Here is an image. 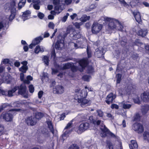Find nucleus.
Segmentation results:
<instances>
[{"label": "nucleus", "instance_id": "nucleus-1", "mask_svg": "<svg viewBox=\"0 0 149 149\" xmlns=\"http://www.w3.org/2000/svg\"><path fill=\"white\" fill-rule=\"evenodd\" d=\"M88 89V91H91V88L86 86L84 89L82 90H76V93L74 95V99L77 102L81 103V105L82 107H84L86 106L89 105L91 103L90 101L85 99L87 95V92L86 89Z\"/></svg>", "mask_w": 149, "mask_h": 149}, {"label": "nucleus", "instance_id": "nucleus-2", "mask_svg": "<svg viewBox=\"0 0 149 149\" xmlns=\"http://www.w3.org/2000/svg\"><path fill=\"white\" fill-rule=\"evenodd\" d=\"M102 19L105 22H109L107 25L108 31L113 29L123 31V26L118 20L105 16L103 17Z\"/></svg>", "mask_w": 149, "mask_h": 149}, {"label": "nucleus", "instance_id": "nucleus-3", "mask_svg": "<svg viewBox=\"0 0 149 149\" xmlns=\"http://www.w3.org/2000/svg\"><path fill=\"white\" fill-rule=\"evenodd\" d=\"M18 88L19 89L18 93L19 94L23 96L24 97L27 98L28 97V95L26 94V87L24 85H21L19 88L18 87L15 86L12 90L9 91L8 92L7 95L9 97L13 96V93Z\"/></svg>", "mask_w": 149, "mask_h": 149}, {"label": "nucleus", "instance_id": "nucleus-4", "mask_svg": "<svg viewBox=\"0 0 149 149\" xmlns=\"http://www.w3.org/2000/svg\"><path fill=\"white\" fill-rule=\"evenodd\" d=\"M19 109H12L6 112L3 113L1 115V117H2L6 121H11L13 120V116L15 114V112L19 111Z\"/></svg>", "mask_w": 149, "mask_h": 149}, {"label": "nucleus", "instance_id": "nucleus-5", "mask_svg": "<svg viewBox=\"0 0 149 149\" xmlns=\"http://www.w3.org/2000/svg\"><path fill=\"white\" fill-rule=\"evenodd\" d=\"M67 33H70V36L73 39L76 40L81 37L79 33H76L73 27L71 25L68 26L67 30Z\"/></svg>", "mask_w": 149, "mask_h": 149}, {"label": "nucleus", "instance_id": "nucleus-6", "mask_svg": "<svg viewBox=\"0 0 149 149\" xmlns=\"http://www.w3.org/2000/svg\"><path fill=\"white\" fill-rule=\"evenodd\" d=\"M89 127V125L88 123H84L81 124L79 127H75L74 130L78 134H80Z\"/></svg>", "mask_w": 149, "mask_h": 149}, {"label": "nucleus", "instance_id": "nucleus-7", "mask_svg": "<svg viewBox=\"0 0 149 149\" xmlns=\"http://www.w3.org/2000/svg\"><path fill=\"white\" fill-rule=\"evenodd\" d=\"M102 27V24L97 23H94L92 27V31L94 34H97L99 33L101 30Z\"/></svg>", "mask_w": 149, "mask_h": 149}, {"label": "nucleus", "instance_id": "nucleus-8", "mask_svg": "<svg viewBox=\"0 0 149 149\" xmlns=\"http://www.w3.org/2000/svg\"><path fill=\"white\" fill-rule=\"evenodd\" d=\"M2 79H0V85L2 83L8 84L12 81L13 79L10 76L6 75L5 74L2 77Z\"/></svg>", "mask_w": 149, "mask_h": 149}, {"label": "nucleus", "instance_id": "nucleus-9", "mask_svg": "<svg viewBox=\"0 0 149 149\" xmlns=\"http://www.w3.org/2000/svg\"><path fill=\"white\" fill-rule=\"evenodd\" d=\"M132 128L133 130L137 131L138 133H141L143 131V128L142 125L139 123H136L133 124Z\"/></svg>", "mask_w": 149, "mask_h": 149}, {"label": "nucleus", "instance_id": "nucleus-10", "mask_svg": "<svg viewBox=\"0 0 149 149\" xmlns=\"http://www.w3.org/2000/svg\"><path fill=\"white\" fill-rule=\"evenodd\" d=\"M72 121H71L69 122L67 125L66 126L64 130L65 132L62 135V140L63 141H64V140L66 139V138L68 136L67 135L68 133V132L65 130H68L70 129L72 127Z\"/></svg>", "mask_w": 149, "mask_h": 149}, {"label": "nucleus", "instance_id": "nucleus-11", "mask_svg": "<svg viewBox=\"0 0 149 149\" xmlns=\"http://www.w3.org/2000/svg\"><path fill=\"white\" fill-rule=\"evenodd\" d=\"M25 120L26 123L28 125L31 126L35 125L37 121L36 119L32 116L28 117Z\"/></svg>", "mask_w": 149, "mask_h": 149}, {"label": "nucleus", "instance_id": "nucleus-12", "mask_svg": "<svg viewBox=\"0 0 149 149\" xmlns=\"http://www.w3.org/2000/svg\"><path fill=\"white\" fill-rule=\"evenodd\" d=\"M64 91V88L61 85H57L53 89V92L55 93L62 94Z\"/></svg>", "mask_w": 149, "mask_h": 149}, {"label": "nucleus", "instance_id": "nucleus-13", "mask_svg": "<svg viewBox=\"0 0 149 149\" xmlns=\"http://www.w3.org/2000/svg\"><path fill=\"white\" fill-rule=\"evenodd\" d=\"M116 97V95L113 93H111L109 94L107 97L106 102L108 104H109L112 102V101Z\"/></svg>", "mask_w": 149, "mask_h": 149}, {"label": "nucleus", "instance_id": "nucleus-14", "mask_svg": "<svg viewBox=\"0 0 149 149\" xmlns=\"http://www.w3.org/2000/svg\"><path fill=\"white\" fill-rule=\"evenodd\" d=\"M101 130V132L100 135L102 137H105L108 134V129L105 126V125H102L100 127Z\"/></svg>", "mask_w": 149, "mask_h": 149}, {"label": "nucleus", "instance_id": "nucleus-15", "mask_svg": "<svg viewBox=\"0 0 149 149\" xmlns=\"http://www.w3.org/2000/svg\"><path fill=\"white\" fill-rule=\"evenodd\" d=\"M43 39V38L42 37H39L36 38V39L33 40L32 43L29 45V47L32 49L34 46L39 43Z\"/></svg>", "mask_w": 149, "mask_h": 149}, {"label": "nucleus", "instance_id": "nucleus-16", "mask_svg": "<svg viewBox=\"0 0 149 149\" xmlns=\"http://www.w3.org/2000/svg\"><path fill=\"white\" fill-rule=\"evenodd\" d=\"M141 97V99L145 102L149 101V91L145 92L142 93Z\"/></svg>", "mask_w": 149, "mask_h": 149}, {"label": "nucleus", "instance_id": "nucleus-17", "mask_svg": "<svg viewBox=\"0 0 149 149\" xmlns=\"http://www.w3.org/2000/svg\"><path fill=\"white\" fill-rule=\"evenodd\" d=\"M133 14L136 22L139 23L141 22V19L140 13L137 10H135L133 12Z\"/></svg>", "mask_w": 149, "mask_h": 149}, {"label": "nucleus", "instance_id": "nucleus-18", "mask_svg": "<svg viewBox=\"0 0 149 149\" xmlns=\"http://www.w3.org/2000/svg\"><path fill=\"white\" fill-rule=\"evenodd\" d=\"M30 12L28 10H26L23 13L21 18L23 21L30 18Z\"/></svg>", "mask_w": 149, "mask_h": 149}, {"label": "nucleus", "instance_id": "nucleus-19", "mask_svg": "<svg viewBox=\"0 0 149 149\" xmlns=\"http://www.w3.org/2000/svg\"><path fill=\"white\" fill-rule=\"evenodd\" d=\"M64 46V40L58 41L56 43L55 47L58 49H61Z\"/></svg>", "mask_w": 149, "mask_h": 149}, {"label": "nucleus", "instance_id": "nucleus-20", "mask_svg": "<svg viewBox=\"0 0 149 149\" xmlns=\"http://www.w3.org/2000/svg\"><path fill=\"white\" fill-rule=\"evenodd\" d=\"M130 149H138V146L136 141L134 140H132L131 143L129 145Z\"/></svg>", "mask_w": 149, "mask_h": 149}, {"label": "nucleus", "instance_id": "nucleus-21", "mask_svg": "<svg viewBox=\"0 0 149 149\" xmlns=\"http://www.w3.org/2000/svg\"><path fill=\"white\" fill-rule=\"evenodd\" d=\"M148 33V31L146 29H141L138 32V34L139 35L142 37H144L146 36Z\"/></svg>", "mask_w": 149, "mask_h": 149}, {"label": "nucleus", "instance_id": "nucleus-22", "mask_svg": "<svg viewBox=\"0 0 149 149\" xmlns=\"http://www.w3.org/2000/svg\"><path fill=\"white\" fill-rule=\"evenodd\" d=\"M79 64L80 66L84 68L86 67L88 64V61L87 59H83L79 61Z\"/></svg>", "mask_w": 149, "mask_h": 149}, {"label": "nucleus", "instance_id": "nucleus-23", "mask_svg": "<svg viewBox=\"0 0 149 149\" xmlns=\"http://www.w3.org/2000/svg\"><path fill=\"white\" fill-rule=\"evenodd\" d=\"M62 10L61 8H59L57 6H55L54 11H51V13L52 15H55L56 14H58L60 13Z\"/></svg>", "mask_w": 149, "mask_h": 149}, {"label": "nucleus", "instance_id": "nucleus-24", "mask_svg": "<svg viewBox=\"0 0 149 149\" xmlns=\"http://www.w3.org/2000/svg\"><path fill=\"white\" fill-rule=\"evenodd\" d=\"M44 51V48L42 46L40 47L38 45L36 47L34 52L36 54H38L39 52H42Z\"/></svg>", "mask_w": 149, "mask_h": 149}, {"label": "nucleus", "instance_id": "nucleus-25", "mask_svg": "<svg viewBox=\"0 0 149 149\" xmlns=\"http://www.w3.org/2000/svg\"><path fill=\"white\" fill-rule=\"evenodd\" d=\"M149 110V105H146L142 107L141 109V112L143 114H145L147 113Z\"/></svg>", "mask_w": 149, "mask_h": 149}, {"label": "nucleus", "instance_id": "nucleus-26", "mask_svg": "<svg viewBox=\"0 0 149 149\" xmlns=\"http://www.w3.org/2000/svg\"><path fill=\"white\" fill-rule=\"evenodd\" d=\"M123 108L124 109H128L130 108L132 105L130 104H128L127 102H123L121 103Z\"/></svg>", "mask_w": 149, "mask_h": 149}, {"label": "nucleus", "instance_id": "nucleus-27", "mask_svg": "<svg viewBox=\"0 0 149 149\" xmlns=\"http://www.w3.org/2000/svg\"><path fill=\"white\" fill-rule=\"evenodd\" d=\"M13 11H11V14L9 18V20L10 21L12 20L14 18L15 16L16 10L15 8H13Z\"/></svg>", "mask_w": 149, "mask_h": 149}, {"label": "nucleus", "instance_id": "nucleus-28", "mask_svg": "<svg viewBox=\"0 0 149 149\" xmlns=\"http://www.w3.org/2000/svg\"><path fill=\"white\" fill-rule=\"evenodd\" d=\"M47 123L49 128L50 129L51 132L53 134V128L51 122L50 120H48L47 121Z\"/></svg>", "mask_w": 149, "mask_h": 149}, {"label": "nucleus", "instance_id": "nucleus-29", "mask_svg": "<svg viewBox=\"0 0 149 149\" xmlns=\"http://www.w3.org/2000/svg\"><path fill=\"white\" fill-rule=\"evenodd\" d=\"M90 18V17L89 16L84 15L81 18L80 20L82 22H85L89 20Z\"/></svg>", "mask_w": 149, "mask_h": 149}, {"label": "nucleus", "instance_id": "nucleus-30", "mask_svg": "<svg viewBox=\"0 0 149 149\" xmlns=\"http://www.w3.org/2000/svg\"><path fill=\"white\" fill-rule=\"evenodd\" d=\"M26 2V0H22L18 3V8L20 9L24 6Z\"/></svg>", "mask_w": 149, "mask_h": 149}, {"label": "nucleus", "instance_id": "nucleus-31", "mask_svg": "<svg viewBox=\"0 0 149 149\" xmlns=\"http://www.w3.org/2000/svg\"><path fill=\"white\" fill-rule=\"evenodd\" d=\"M62 0H53V4L55 6H57L59 8H61L59 6V4L61 2H62Z\"/></svg>", "mask_w": 149, "mask_h": 149}, {"label": "nucleus", "instance_id": "nucleus-32", "mask_svg": "<svg viewBox=\"0 0 149 149\" xmlns=\"http://www.w3.org/2000/svg\"><path fill=\"white\" fill-rule=\"evenodd\" d=\"M33 79L32 77L30 75L26 77V79L24 80V83L29 84L30 83V81H31Z\"/></svg>", "mask_w": 149, "mask_h": 149}, {"label": "nucleus", "instance_id": "nucleus-33", "mask_svg": "<svg viewBox=\"0 0 149 149\" xmlns=\"http://www.w3.org/2000/svg\"><path fill=\"white\" fill-rule=\"evenodd\" d=\"M28 69V67L26 66L23 65L21 68H19V70L20 71L23 72H26Z\"/></svg>", "mask_w": 149, "mask_h": 149}, {"label": "nucleus", "instance_id": "nucleus-34", "mask_svg": "<svg viewBox=\"0 0 149 149\" xmlns=\"http://www.w3.org/2000/svg\"><path fill=\"white\" fill-rule=\"evenodd\" d=\"M143 136L144 139L149 142V133L148 132H145L144 133Z\"/></svg>", "mask_w": 149, "mask_h": 149}, {"label": "nucleus", "instance_id": "nucleus-35", "mask_svg": "<svg viewBox=\"0 0 149 149\" xmlns=\"http://www.w3.org/2000/svg\"><path fill=\"white\" fill-rule=\"evenodd\" d=\"M140 116L139 113H136L134 116L133 120L134 121L139 120L140 119Z\"/></svg>", "mask_w": 149, "mask_h": 149}, {"label": "nucleus", "instance_id": "nucleus-36", "mask_svg": "<svg viewBox=\"0 0 149 149\" xmlns=\"http://www.w3.org/2000/svg\"><path fill=\"white\" fill-rule=\"evenodd\" d=\"M43 116V114L40 112L37 113H36V118H35L36 119H40L42 118Z\"/></svg>", "mask_w": 149, "mask_h": 149}, {"label": "nucleus", "instance_id": "nucleus-37", "mask_svg": "<svg viewBox=\"0 0 149 149\" xmlns=\"http://www.w3.org/2000/svg\"><path fill=\"white\" fill-rule=\"evenodd\" d=\"M93 123L95 125H100V127L102 125H104L103 123V122H102L100 120H98L97 121L95 120V121L93 122Z\"/></svg>", "mask_w": 149, "mask_h": 149}, {"label": "nucleus", "instance_id": "nucleus-38", "mask_svg": "<svg viewBox=\"0 0 149 149\" xmlns=\"http://www.w3.org/2000/svg\"><path fill=\"white\" fill-rule=\"evenodd\" d=\"M121 4L124 6L128 7L129 6L128 4L125 1V0H118Z\"/></svg>", "mask_w": 149, "mask_h": 149}, {"label": "nucleus", "instance_id": "nucleus-39", "mask_svg": "<svg viewBox=\"0 0 149 149\" xmlns=\"http://www.w3.org/2000/svg\"><path fill=\"white\" fill-rule=\"evenodd\" d=\"M95 54L98 57L100 58L102 56L103 53L101 51L97 50L95 53Z\"/></svg>", "mask_w": 149, "mask_h": 149}, {"label": "nucleus", "instance_id": "nucleus-40", "mask_svg": "<svg viewBox=\"0 0 149 149\" xmlns=\"http://www.w3.org/2000/svg\"><path fill=\"white\" fill-rule=\"evenodd\" d=\"M91 78L90 76L87 75H84L82 77V79L84 80L87 81H89Z\"/></svg>", "mask_w": 149, "mask_h": 149}, {"label": "nucleus", "instance_id": "nucleus-41", "mask_svg": "<svg viewBox=\"0 0 149 149\" xmlns=\"http://www.w3.org/2000/svg\"><path fill=\"white\" fill-rule=\"evenodd\" d=\"M72 64L70 63H67L63 65V69H68L70 68L72 66Z\"/></svg>", "mask_w": 149, "mask_h": 149}, {"label": "nucleus", "instance_id": "nucleus-42", "mask_svg": "<svg viewBox=\"0 0 149 149\" xmlns=\"http://www.w3.org/2000/svg\"><path fill=\"white\" fill-rule=\"evenodd\" d=\"M69 149H79V147L76 144H74L71 145L69 148Z\"/></svg>", "mask_w": 149, "mask_h": 149}, {"label": "nucleus", "instance_id": "nucleus-43", "mask_svg": "<svg viewBox=\"0 0 149 149\" xmlns=\"http://www.w3.org/2000/svg\"><path fill=\"white\" fill-rule=\"evenodd\" d=\"M43 60L45 63V64L47 65H48V62H49V58H48L46 56H45L43 58Z\"/></svg>", "mask_w": 149, "mask_h": 149}, {"label": "nucleus", "instance_id": "nucleus-44", "mask_svg": "<svg viewBox=\"0 0 149 149\" xmlns=\"http://www.w3.org/2000/svg\"><path fill=\"white\" fill-rule=\"evenodd\" d=\"M71 45L74 46V47L75 49H77L79 48H82L80 46H79V43L77 44H76L74 42H72L70 44Z\"/></svg>", "mask_w": 149, "mask_h": 149}, {"label": "nucleus", "instance_id": "nucleus-45", "mask_svg": "<svg viewBox=\"0 0 149 149\" xmlns=\"http://www.w3.org/2000/svg\"><path fill=\"white\" fill-rule=\"evenodd\" d=\"M121 75L120 74H118L116 76V81L117 83H119L120 81Z\"/></svg>", "mask_w": 149, "mask_h": 149}, {"label": "nucleus", "instance_id": "nucleus-46", "mask_svg": "<svg viewBox=\"0 0 149 149\" xmlns=\"http://www.w3.org/2000/svg\"><path fill=\"white\" fill-rule=\"evenodd\" d=\"M8 92L5 90L2 89L0 88V93H1L2 95H7Z\"/></svg>", "mask_w": 149, "mask_h": 149}, {"label": "nucleus", "instance_id": "nucleus-47", "mask_svg": "<svg viewBox=\"0 0 149 149\" xmlns=\"http://www.w3.org/2000/svg\"><path fill=\"white\" fill-rule=\"evenodd\" d=\"M29 92L30 93H32L34 92V88L33 85H30L29 86Z\"/></svg>", "mask_w": 149, "mask_h": 149}, {"label": "nucleus", "instance_id": "nucleus-48", "mask_svg": "<svg viewBox=\"0 0 149 149\" xmlns=\"http://www.w3.org/2000/svg\"><path fill=\"white\" fill-rule=\"evenodd\" d=\"M4 132V127L2 125H0V135Z\"/></svg>", "mask_w": 149, "mask_h": 149}, {"label": "nucleus", "instance_id": "nucleus-49", "mask_svg": "<svg viewBox=\"0 0 149 149\" xmlns=\"http://www.w3.org/2000/svg\"><path fill=\"white\" fill-rule=\"evenodd\" d=\"M134 102L136 103L139 104L140 103V100L138 96H136L135 98H134Z\"/></svg>", "mask_w": 149, "mask_h": 149}, {"label": "nucleus", "instance_id": "nucleus-50", "mask_svg": "<svg viewBox=\"0 0 149 149\" xmlns=\"http://www.w3.org/2000/svg\"><path fill=\"white\" fill-rule=\"evenodd\" d=\"M107 146L109 149H113V145L111 142H108L107 143Z\"/></svg>", "mask_w": 149, "mask_h": 149}, {"label": "nucleus", "instance_id": "nucleus-51", "mask_svg": "<svg viewBox=\"0 0 149 149\" xmlns=\"http://www.w3.org/2000/svg\"><path fill=\"white\" fill-rule=\"evenodd\" d=\"M97 113L98 115L100 117H102L103 115V112L100 110H98L97 111Z\"/></svg>", "mask_w": 149, "mask_h": 149}, {"label": "nucleus", "instance_id": "nucleus-52", "mask_svg": "<svg viewBox=\"0 0 149 149\" xmlns=\"http://www.w3.org/2000/svg\"><path fill=\"white\" fill-rule=\"evenodd\" d=\"M43 94V92L42 91H39L38 93V97L39 99L41 98Z\"/></svg>", "mask_w": 149, "mask_h": 149}, {"label": "nucleus", "instance_id": "nucleus-53", "mask_svg": "<svg viewBox=\"0 0 149 149\" xmlns=\"http://www.w3.org/2000/svg\"><path fill=\"white\" fill-rule=\"evenodd\" d=\"M34 8L36 10H39L40 9L39 3H35L33 4Z\"/></svg>", "mask_w": 149, "mask_h": 149}, {"label": "nucleus", "instance_id": "nucleus-54", "mask_svg": "<svg viewBox=\"0 0 149 149\" xmlns=\"http://www.w3.org/2000/svg\"><path fill=\"white\" fill-rule=\"evenodd\" d=\"M82 24L81 23H77L76 22L74 23V25L75 26L76 28H79L81 25Z\"/></svg>", "mask_w": 149, "mask_h": 149}, {"label": "nucleus", "instance_id": "nucleus-55", "mask_svg": "<svg viewBox=\"0 0 149 149\" xmlns=\"http://www.w3.org/2000/svg\"><path fill=\"white\" fill-rule=\"evenodd\" d=\"M9 61V60L8 59H5L2 61L1 64V65H2V63L4 64H6L8 63Z\"/></svg>", "mask_w": 149, "mask_h": 149}, {"label": "nucleus", "instance_id": "nucleus-56", "mask_svg": "<svg viewBox=\"0 0 149 149\" xmlns=\"http://www.w3.org/2000/svg\"><path fill=\"white\" fill-rule=\"evenodd\" d=\"M48 26L50 28L53 29L54 26V25L53 22H50Z\"/></svg>", "mask_w": 149, "mask_h": 149}, {"label": "nucleus", "instance_id": "nucleus-57", "mask_svg": "<svg viewBox=\"0 0 149 149\" xmlns=\"http://www.w3.org/2000/svg\"><path fill=\"white\" fill-rule=\"evenodd\" d=\"M38 16L40 19H42L44 16V15L41 13H38Z\"/></svg>", "mask_w": 149, "mask_h": 149}, {"label": "nucleus", "instance_id": "nucleus-58", "mask_svg": "<svg viewBox=\"0 0 149 149\" xmlns=\"http://www.w3.org/2000/svg\"><path fill=\"white\" fill-rule=\"evenodd\" d=\"M7 104H4L0 107V112H1L3 109L7 107Z\"/></svg>", "mask_w": 149, "mask_h": 149}, {"label": "nucleus", "instance_id": "nucleus-59", "mask_svg": "<svg viewBox=\"0 0 149 149\" xmlns=\"http://www.w3.org/2000/svg\"><path fill=\"white\" fill-rule=\"evenodd\" d=\"M71 19L73 20L77 17V15L76 13H74L70 16Z\"/></svg>", "mask_w": 149, "mask_h": 149}, {"label": "nucleus", "instance_id": "nucleus-60", "mask_svg": "<svg viewBox=\"0 0 149 149\" xmlns=\"http://www.w3.org/2000/svg\"><path fill=\"white\" fill-rule=\"evenodd\" d=\"M111 108L112 109L115 108L118 109V106L116 104H113L111 105Z\"/></svg>", "mask_w": 149, "mask_h": 149}, {"label": "nucleus", "instance_id": "nucleus-61", "mask_svg": "<svg viewBox=\"0 0 149 149\" xmlns=\"http://www.w3.org/2000/svg\"><path fill=\"white\" fill-rule=\"evenodd\" d=\"M48 74L47 73L44 72L42 74V79H43L47 78L48 79Z\"/></svg>", "mask_w": 149, "mask_h": 149}, {"label": "nucleus", "instance_id": "nucleus-62", "mask_svg": "<svg viewBox=\"0 0 149 149\" xmlns=\"http://www.w3.org/2000/svg\"><path fill=\"white\" fill-rule=\"evenodd\" d=\"M24 74L22 73H21L20 74V78L21 81H23L24 82V80L25 79H24Z\"/></svg>", "mask_w": 149, "mask_h": 149}, {"label": "nucleus", "instance_id": "nucleus-63", "mask_svg": "<svg viewBox=\"0 0 149 149\" xmlns=\"http://www.w3.org/2000/svg\"><path fill=\"white\" fill-rule=\"evenodd\" d=\"M65 117V113H63L60 115V120H63Z\"/></svg>", "mask_w": 149, "mask_h": 149}, {"label": "nucleus", "instance_id": "nucleus-64", "mask_svg": "<svg viewBox=\"0 0 149 149\" xmlns=\"http://www.w3.org/2000/svg\"><path fill=\"white\" fill-rule=\"evenodd\" d=\"M108 134L110 136H111V137H115V135L114 134H113L111 132H110L109 130H108Z\"/></svg>", "mask_w": 149, "mask_h": 149}]
</instances>
